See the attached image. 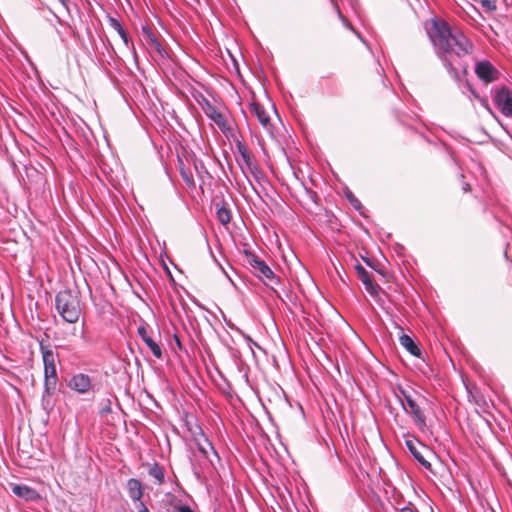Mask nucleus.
Segmentation results:
<instances>
[{
	"mask_svg": "<svg viewBox=\"0 0 512 512\" xmlns=\"http://www.w3.org/2000/svg\"><path fill=\"white\" fill-rule=\"evenodd\" d=\"M426 30L434 47L444 55L464 56L472 52L473 45L469 39L462 32L451 30L442 19H431Z\"/></svg>",
	"mask_w": 512,
	"mask_h": 512,
	"instance_id": "nucleus-1",
	"label": "nucleus"
},
{
	"mask_svg": "<svg viewBox=\"0 0 512 512\" xmlns=\"http://www.w3.org/2000/svg\"><path fill=\"white\" fill-rule=\"evenodd\" d=\"M83 308L84 303L77 289H64L55 296V309L66 323H77L82 315Z\"/></svg>",
	"mask_w": 512,
	"mask_h": 512,
	"instance_id": "nucleus-2",
	"label": "nucleus"
},
{
	"mask_svg": "<svg viewBox=\"0 0 512 512\" xmlns=\"http://www.w3.org/2000/svg\"><path fill=\"white\" fill-rule=\"evenodd\" d=\"M244 261L249 265L254 275L262 280L267 286L273 288V286L278 283V279L271 268L253 252L245 250Z\"/></svg>",
	"mask_w": 512,
	"mask_h": 512,
	"instance_id": "nucleus-3",
	"label": "nucleus"
},
{
	"mask_svg": "<svg viewBox=\"0 0 512 512\" xmlns=\"http://www.w3.org/2000/svg\"><path fill=\"white\" fill-rule=\"evenodd\" d=\"M41 352L44 363L45 392L48 395H51L55 392L58 383L56 372V355L51 349L43 345H41Z\"/></svg>",
	"mask_w": 512,
	"mask_h": 512,
	"instance_id": "nucleus-4",
	"label": "nucleus"
},
{
	"mask_svg": "<svg viewBox=\"0 0 512 512\" xmlns=\"http://www.w3.org/2000/svg\"><path fill=\"white\" fill-rule=\"evenodd\" d=\"M250 113L255 116L262 127L270 134L273 133V125L271 123L272 114H276V110L273 104L264 106L258 102L253 96L252 101L249 104Z\"/></svg>",
	"mask_w": 512,
	"mask_h": 512,
	"instance_id": "nucleus-5",
	"label": "nucleus"
},
{
	"mask_svg": "<svg viewBox=\"0 0 512 512\" xmlns=\"http://www.w3.org/2000/svg\"><path fill=\"white\" fill-rule=\"evenodd\" d=\"M404 401H402V406L404 410L413 416L414 421L416 425L421 429L424 430L426 425V417L420 407V405L416 402V400L405 390H400Z\"/></svg>",
	"mask_w": 512,
	"mask_h": 512,
	"instance_id": "nucleus-6",
	"label": "nucleus"
},
{
	"mask_svg": "<svg viewBox=\"0 0 512 512\" xmlns=\"http://www.w3.org/2000/svg\"><path fill=\"white\" fill-rule=\"evenodd\" d=\"M475 73L477 77L485 84L495 82L500 77V72L491 62L487 60L479 61L476 63Z\"/></svg>",
	"mask_w": 512,
	"mask_h": 512,
	"instance_id": "nucleus-7",
	"label": "nucleus"
},
{
	"mask_svg": "<svg viewBox=\"0 0 512 512\" xmlns=\"http://www.w3.org/2000/svg\"><path fill=\"white\" fill-rule=\"evenodd\" d=\"M406 446L410 453L414 456V458L426 469H430L431 464L426 459L425 454L431 455V451L428 449L427 446L423 445L422 443L416 441V440H406Z\"/></svg>",
	"mask_w": 512,
	"mask_h": 512,
	"instance_id": "nucleus-8",
	"label": "nucleus"
},
{
	"mask_svg": "<svg viewBox=\"0 0 512 512\" xmlns=\"http://www.w3.org/2000/svg\"><path fill=\"white\" fill-rule=\"evenodd\" d=\"M355 270L358 278L365 286L366 291L372 297H377L379 295V292L381 291V287L378 284L374 283L373 278L369 274V272L361 264L355 265Z\"/></svg>",
	"mask_w": 512,
	"mask_h": 512,
	"instance_id": "nucleus-9",
	"label": "nucleus"
},
{
	"mask_svg": "<svg viewBox=\"0 0 512 512\" xmlns=\"http://www.w3.org/2000/svg\"><path fill=\"white\" fill-rule=\"evenodd\" d=\"M495 103L505 116H512V91L502 87L495 96Z\"/></svg>",
	"mask_w": 512,
	"mask_h": 512,
	"instance_id": "nucleus-10",
	"label": "nucleus"
},
{
	"mask_svg": "<svg viewBox=\"0 0 512 512\" xmlns=\"http://www.w3.org/2000/svg\"><path fill=\"white\" fill-rule=\"evenodd\" d=\"M237 150L241 155V158L249 172L255 177H258L261 174V170L257 162L255 161L251 151L247 148L245 144L241 142L237 143Z\"/></svg>",
	"mask_w": 512,
	"mask_h": 512,
	"instance_id": "nucleus-11",
	"label": "nucleus"
},
{
	"mask_svg": "<svg viewBox=\"0 0 512 512\" xmlns=\"http://www.w3.org/2000/svg\"><path fill=\"white\" fill-rule=\"evenodd\" d=\"M69 387L81 394H85L91 389V379L84 373L76 374L71 378Z\"/></svg>",
	"mask_w": 512,
	"mask_h": 512,
	"instance_id": "nucleus-12",
	"label": "nucleus"
},
{
	"mask_svg": "<svg viewBox=\"0 0 512 512\" xmlns=\"http://www.w3.org/2000/svg\"><path fill=\"white\" fill-rule=\"evenodd\" d=\"M138 334L143 340V342L149 347L152 354L158 358H162V350L160 346L148 335L147 329L145 326L138 327Z\"/></svg>",
	"mask_w": 512,
	"mask_h": 512,
	"instance_id": "nucleus-13",
	"label": "nucleus"
},
{
	"mask_svg": "<svg viewBox=\"0 0 512 512\" xmlns=\"http://www.w3.org/2000/svg\"><path fill=\"white\" fill-rule=\"evenodd\" d=\"M12 492L18 497H21L27 501L36 500L39 498V494L34 489L26 485L14 484L12 486Z\"/></svg>",
	"mask_w": 512,
	"mask_h": 512,
	"instance_id": "nucleus-14",
	"label": "nucleus"
},
{
	"mask_svg": "<svg viewBox=\"0 0 512 512\" xmlns=\"http://www.w3.org/2000/svg\"><path fill=\"white\" fill-rule=\"evenodd\" d=\"M207 116L223 131L228 130V126L223 114L215 107L209 105L205 110Z\"/></svg>",
	"mask_w": 512,
	"mask_h": 512,
	"instance_id": "nucleus-15",
	"label": "nucleus"
},
{
	"mask_svg": "<svg viewBox=\"0 0 512 512\" xmlns=\"http://www.w3.org/2000/svg\"><path fill=\"white\" fill-rule=\"evenodd\" d=\"M128 495L133 501H140L143 497V487L138 479L131 478L127 481Z\"/></svg>",
	"mask_w": 512,
	"mask_h": 512,
	"instance_id": "nucleus-16",
	"label": "nucleus"
},
{
	"mask_svg": "<svg viewBox=\"0 0 512 512\" xmlns=\"http://www.w3.org/2000/svg\"><path fill=\"white\" fill-rule=\"evenodd\" d=\"M399 343L413 356L420 357L421 350L414 340L406 334H403L399 338Z\"/></svg>",
	"mask_w": 512,
	"mask_h": 512,
	"instance_id": "nucleus-17",
	"label": "nucleus"
},
{
	"mask_svg": "<svg viewBox=\"0 0 512 512\" xmlns=\"http://www.w3.org/2000/svg\"><path fill=\"white\" fill-rule=\"evenodd\" d=\"M217 206V218L218 220L223 224L227 225L231 221V211L227 207L226 203H223L221 205L216 204Z\"/></svg>",
	"mask_w": 512,
	"mask_h": 512,
	"instance_id": "nucleus-18",
	"label": "nucleus"
},
{
	"mask_svg": "<svg viewBox=\"0 0 512 512\" xmlns=\"http://www.w3.org/2000/svg\"><path fill=\"white\" fill-rule=\"evenodd\" d=\"M149 476L155 479L157 485H161L164 482L165 472L164 469L158 464H153L148 470Z\"/></svg>",
	"mask_w": 512,
	"mask_h": 512,
	"instance_id": "nucleus-19",
	"label": "nucleus"
},
{
	"mask_svg": "<svg viewBox=\"0 0 512 512\" xmlns=\"http://www.w3.org/2000/svg\"><path fill=\"white\" fill-rule=\"evenodd\" d=\"M109 25L110 27L115 31L117 32V34L119 35V37L123 40V42L125 44L128 43V36H127V33L125 32L124 28L122 27V25L120 24V22L115 19V18H112V17H109Z\"/></svg>",
	"mask_w": 512,
	"mask_h": 512,
	"instance_id": "nucleus-20",
	"label": "nucleus"
},
{
	"mask_svg": "<svg viewBox=\"0 0 512 512\" xmlns=\"http://www.w3.org/2000/svg\"><path fill=\"white\" fill-rule=\"evenodd\" d=\"M198 449L205 456L208 455L209 451H213V446L209 442V440L202 435V439L197 440Z\"/></svg>",
	"mask_w": 512,
	"mask_h": 512,
	"instance_id": "nucleus-21",
	"label": "nucleus"
},
{
	"mask_svg": "<svg viewBox=\"0 0 512 512\" xmlns=\"http://www.w3.org/2000/svg\"><path fill=\"white\" fill-rule=\"evenodd\" d=\"M142 32L147 45L157 40L156 36L151 32L150 29L144 27Z\"/></svg>",
	"mask_w": 512,
	"mask_h": 512,
	"instance_id": "nucleus-22",
	"label": "nucleus"
},
{
	"mask_svg": "<svg viewBox=\"0 0 512 512\" xmlns=\"http://www.w3.org/2000/svg\"><path fill=\"white\" fill-rule=\"evenodd\" d=\"M148 46L150 49L156 51L160 55H163V48L158 40L154 41L153 43H150Z\"/></svg>",
	"mask_w": 512,
	"mask_h": 512,
	"instance_id": "nucleus-23",
	"label": "nucleus"
},
{
	"mask_svg": "<svg viewBox=\"0 0 512 512\" xmlns=\"http://www.w3.org/2000/svg\"><path fill=\"white\" fill-rule=\"evenodd\" d=\"M481 3L488 10H495L496 9L495 3L493 1H491V0H481Z\"/></svg>",
	"mask_w": 512,
	"mask_h": 512,
	"instance_id": "nucleus-24",
	"label": "nucleus"
},
{
	"mask_svg": "<svg viewBox=\"0 0 512 512\" xmlns=\"http://www.w3.org/2000/svg\"><path fill=\"white\" fill-rule=\"evenodd\" d=\"M177 512H194L189 506L181 505L176 507Z\"/></svg>",
	"mask_w": 512,
	"mask_h": 512,
	"instance_id": "nucleus-25",
	"label": "nucleus"
},
{
	"mask_svg": "<svg viewBox=\"0 0 512 512\" xmlns=\"http://www.w3.org/2000/svg\"><path fill=\"white\" fill-rule=\"evenodd\" d=\"M400 512H418V510L414 506L409 504V505L405 506L404 508H402L400 510Z\"/></svg>",
	"mask_w": 512,
	"mask_h": 512,
	"instance_id": "nucleus-26",
	"label": "nucleus"
},
{
	"mask_svg": "<svg viewBox=\"0 0 512 512\" xmlns=\"http://www.w3.org/2000/svg\"><path fill=\"white\" fill-rule=\"evenodd\" d=\"M350 202H351V203H352V205H353L355 208H357V209H359V208L361 207V203H360V202H359V200H358L357 198H355L354 196H352V197L350 198Z\"/></svg>",
	"mask_w": 512,
	"mask_h": 512,
	"instance_id": "nucleus-27",
	"label": "nucleus"
},
{
	"mask_svg": "<svg viewBox=\"0 0 512 512\" xmlns=\"http://www.w3.org/2000/svg\"><path fill=\"white\" fill-rule=\"evenodd\" d=\"M139 505H138V512H149L148 508L144 505L143 502H141V500L139 501Z\"/></svg>",
	"mask_w": 512,
	"mask_h": 512,
	"instance_id": "nucleus-28",
	"label": "nucleus"
},
{
	"mask_svg": "<svg viewBox=\"0 0 512 512\" xmlns=\"http://www.w3.org/2000/svg\"><path fill=\"white\" fill-rule=\"evenodd\" d=\"M58 1L60 2V4H61L64 8L68 9V0H58Z\"/></svg>",
	"mask_w": 512,
	"mask_h": 512,
	"instance_id": "nucleus-29",
	"label": "nucleus"
},
{
	"mask_svg": "<svg viewBox=\"0 0 512 512\" xmlns=\"http://www.w3.org/2000/svg\"><path fill=\"white\" fill-rule=\"evenodd\" d=\"M182 176H183V178H184L188 183H192V180L187 176V174H185L184 172H182Z\"/></svg>",
	"mask_w": 512,
	"mask_h": 512,
	"instance_id": "nucleus-30",
	"label": "nucleus"
},
{
	"mask_svg": "<svg viewBox=\"0 0 512 512\" xmlns=\"http://www.w3.org/2000/svg\"><path fill=\"white\" fill-rule=\"evenodd\" d=\"M174 338H175L177 346L181 349L182 345H181L180 339L178 338V336H174Z\"/></svg>",
	"mask_w": 512,
	"mask_h": 512,
	"instance_id": "nucleus-31",
	"label": "nucleus"
},
{
	"mask_svg": "<svg viewBox=\"0 0 512 512\" xmlns=\"http://www.w3.org/2000/svg\"><path fill=\"white\" fill-rule=\"evenodd\" d=\"M104 411H106V412H110V402H109V401H108V405H107V406H105Z\"/></svg>",
	"mask_w": 512,
	"mask_h": 512,
	"instance_id": "nucleus-32",
	"label": "nucleus"
}]
</instances>
